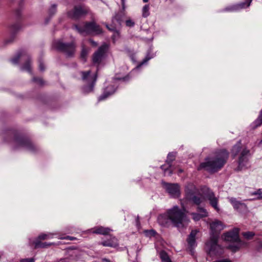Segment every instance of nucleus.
<instances>
[{
    "mask_svg": "<svg viewBox=\"0 0 262 262\" xmlns=\"http://www.w3.org/2000/svg\"><path fill=\"white\" fill-rule=\"evenodd\" d=\"M186 212L184 207L180 209L178 206H174L168 209L165 213L159 215L158 221L159 224L164 227H168L170 223L177 227H183L189 222Z\"/></svg>",
    "mask_w": 262,
    "mask_h": 262,
    "instance_id": "f257e3e1",
    "label": "nucleus"
},
{
    "mask_svg": "<svg viewBox=\"0 0 262 262\" xmlns=\"http://www.w3.org/2000/svg\"><path fill=\"white\" fill-rule=\"evenodd\" d=\"M229 157V152L225 149L220 150L211 157L206 158L205 161L200 164L198 170L204 169L210 172L220 170L225 164Z\"/></svg>",
    "mask_w": 262,
    "mask_h": 262,
    "instance_id": "f03ea898",
    "label": "nucleus"
},
{
    "mask_svg": "<svg viewBox=\"0 0 262 262\" xmlns=\"http://www.w3.org/2000/svg\"><path fill=\"white\" fill-rule=\"evenodd\" d=\"M231 154L234 158L239 155L237 171L247 169L250 167L249 159L251 157L250 150L246 146H243L241 141L237 142L231 149Z\"/></svg>",
    "mask_w": 262,
    "mask_h": 262,
    "instance_id": "7ed1b4c3",
    "label": "nucleus"
},
{
    "mask_svg": "<svg viewBox=\"0 0 262 262\" xmlns=\"http://www.w3.org/2000/svg\"><path fill=\"white\" fill-rule=\"evenodd\" d=\"M238 232V228H234L223 235V238L225 241L233 243L229 245L228 248L233 252H236L244 245V243L239 238Z\"/></svg>",
    "mask_w": 262,
    "mask_h": 262,
    "instance_id": "20e7f679",
    "label": "nucleus"
},
{
    "mask_svg": "<svg viewBox=\"0 0 262 262\" xmlns=\"http://www.w3.org/2000/svg\"><path fill=\"white\" fill-rule=\"evenodd\" d=\"M74 28L79 34L82 35L90 34H99L102 32L99 26L94 22L85 23L79 25H75Z\"/></svg>",
    "mask_w": 262,
    "mask_h": 262,
    "instance_id": "39448f33",
    "label": "nucleus"
},
{
    "mask_svg": "<svg viewBox=\"0 0 262 262\" xmlns=\"http://www.w3.org/2000/svg\"><path fill=\"white\" fill-rule=\"evenodd\" d=\"M82 80L86 83L82 88V91L84 94H88L92 92L94 90V87L97 81V75L95 74L93 75H91V71L81 72Z\"/></svg>",
    "mask_w": 262,
    "mask_h": 262,
    "instance_id": "423d86ee",
    "label": "nucleus"
},
{
    "mask_svg": "<svg viewBox=\"0 0 262 262\" xmlns=\"http://www.w3.org/2000/svg\"><path fill=\"white\" fill-rule=\"evenodd\" d=\"M14 148H24L32 152H35L37 147L28 138L20 136H16L13 139Z\"/></svg>",
    "mask_w": 262,
    "mask_h": 262,
    "instance_id": "0eeeda50",
    "label": "nucleus"
},
{
    "mask_svg": "<svg viewBox=\"0 0 262 262\" xmlns=\"http://www.w3.org/2000/svg\"><path fill=\"white\" fill-rule=\"evenodd\" d=\"M53 47L64 53L68 57H73L76 51V45L73 41L71 43H63L60 40H56L53 42Z\"/></svg>",
    "mask_w": 262,
    "mask_h": 262,
    "instance_id": "6e6552de",
    "label": "nucleus"
},
{
    "mask_svg": "<svg viewBox=\"0 0 262 262\" xmlns=\"http://www.w3.org/2000/svg\"><path fill=\"white\" fill-rule=\"evenodd\" d=\"M218 235L210 236L209 240L206 244L207 251L211 255H220L223 253V248L217 244Z\"/></svg>",
    "mask_w": 262,
    "mask_h": 262,
    "instance_id": "1a4fd4ad",
    "label": "nucleus"
},
{
    "mask_svg": "<svg viewBox=\"0 0 262 262\" xmlns=\"http://www.w3.org/2000/svg\"><path fill=\"white\" fill-rule=\"evenodd\" d=\"M20 58L26 60L25 64L21 66V70L31 73V60L29 55L26 51L22 50L18 52L16 56L11 60V61L13 64H16L18 63L19 60Z\"/></svg>",
    "mask_w": 262,
    "mask_h": 262,
    "instance_id": "9d476101",
    "label": "nucleus"
},
{
    "mask_svg": "<svg viewBox=\"0 0 262 262\" xmlns=\"http://www.w3.org/2000/svg\"><path fill=\"white\" fill-rule=\"evenodd\" d=\"M128 79V76L124 77L122 78L120 77H115L114 78V81L113 82V84H111L109 86H106L103 91V92L101 95H100L98 98V101H102L106 99L110 96L113 95L116 91L118 84L117 83L116 80H123L126 81Z\"/></svg>",
    "mask_w": 262,
    "mask_h": 262,
    "instance_id": "9b49d317",
    "label": "nucleus"
},
{
    "mask_svg": "<svg viewBox=\"0 0 262 262\" xmlns=\"http://www.w3.org/2000/svg\"><path fill=\"white\" fill-rule=\"evenodd\" d=\"M108 46L104 43L94 53L92 57V61L94 64L99 65L106 56L108 50Z\"/></svg>",
    "mask_w": 262,
    "mask_h": 262,
    "instance_id": "f8f14e48",
    "label": "nucleus"
},
{
    "mask_svg": "<svg viewBox=\"0 0 262 262\" xmlns=\"http://www.w3.org/2000/svg\"><path fill=\"white\" fill-rule=\"evenodd\" d=\"M176 153L170 152L168 154L166 160V165H163L161 166V168L164 171L165 174L168 173V175H171L173 171L171 168V163L174 160Z\"/></svg>",
    "mask_w": 262,
    "mask_h": 262,
    "instance_id": "ddd939ff",
    "label": "nucleus"
},
{
    "mask_svg": "<svg viewBox=\"0 0 262 262\" xmlns=\"http://www.w3.org/2000/svg\"><path fill=\"white\" fill-rule=\"evenodd\" d=\"M89 9L84 6H77L74 8L73 11L68 12V15L72 18L77 19L82 15L86 14Z\"/></svg>",
    "mask_w": 262,
    "mask_h": 262,
    "instance_id": "4468645a",
    "label": "nucleus"
},
{
    "mask_svg": "<svg viewBox=\"0 0 262 262\" xmlns=\"http://www.w3.org/2000/svg\"><path fill=\"white\" fill-rule=\"evenodd\" d=\"M167 192L172 197H179L180 194V187L178 184L164 183Z\"/></svg>",
    "mask_w": 262,
    "mask_h": 262,
    "instance_id": "2eb2a0df",
    "label": "nucleus"
},
{
    "mask_svg": "<svg viewBox=\"0 0 262 262\" xmlns=\"http://www.w3.org/2000/svg\"><path fill=\"white\" fill-rule=\"evenodd\" d=\"M252 1V0H247L246 2L227 7L224 9V11L228 12H234L247 8L250 5Z\"/></svg>",
    "mask_w": 262,
    "mask_h": 262,
    "instance_id": "dca6fc26",
    "label": "nucleus"
},
{
    "mask_svg": "<svg viewBox=\"0 0 262 262\" xmlns=\"http://www.w3.org/2000/svg\"><path fill=\"white\" fill-rule=\"evenodd\" d=\"M210 228L211 230L210 236L214 234H217L219 236L220 232L224 229V226L221 221H215L210 224Z\"/></svg>",
    "mask_w": 262,
    "mask_h": 262,
    "instance_id": "f3484780",
    "label": "nucleus"
},
{
    "mask_svg": "<svg viewBox=\"0 0 262 262\" xmlns=\"http://www.w3.org/2000/svg\"><path fill=\"white\" fill-rule=\"evenodd\" d=\"M121 15L119 13H116L112 18V24L108 26L106 25V28L111 31H115L117 27H119L121 25Z\"/></svg>",
    "mask_w": 262,
    "mask_h": 262,
    "instance_id": "a211bd4d",
    "label": "nucleus"
},
{
    "mask_svg": "<svg viewBox=\"0 0 262 262\" xmlns=\"http://www.w3.org/2000/svg\"><path fill=\"white\" fill-rule=\"evenodd\" d=\"M206 198L209 201L210 204L216 211H219L220 209L218 207V199L215 197L214 193L209 189L206 194Z\"/></svg>",
    "mask_w": 262,
    "mask_h": 262,
    "instance_id": "6ab92c4d",
    "label": "nucleus"
},
{
    "mask_svg": "<svg viewBox=\"0 0 262 262\" xmlns=\"http://www.w3.org/2000/svg\"><path fill=\"white\" fill-rule=\"evenodd\" d=\"M100 244L104 247L112 248H116L119 246L118 239L112 235H111L108 239L101 242Z\"/></svg>",
    "mask_w": 262,
    "mask_h": 262,
    "instance_id": "aec40b11",
    "label": "nucleus"
},
{
    "mask_svg": "<svg viewBox=\"0 0 262 262\" xmlns=\"http://www.w3.org/2000/svg\"><path fill=\"white\" fill-rule=\"evenodd\" d=\"M90 231L91 233L94 234L107 235L112 230L109 228H105L102 226H97L91 229Z\"/></svg>",
    "mask_w": 262,
    "mask_h": 262,
    "instance_id": "412c9836",
    "label": "nucleus"
},
{
    "mask_svg": "<svg viewBox=\"0 0 262 262\" xmlns=\"http://www.w3.org/2000/svg\"><path fill=\"white\" fill-rule=\"evenodd\" d=\"M199 232L198 230H193L189 235L187 242L190 248H194L196 246L195 236Z\"/></svg>",
    "mask_w": 262,
    "mask_h": 262,
    "instance_id": "4be33fe9",
    "label": "nucleus"
},
{
    "mask_svg": "<svg viewBox=\"0 0 262 262\" xmlns=\"http://www.w3.org/2000/svg\"><path fill=\"white\" fill-rule=\"evenodd\" d=\"M228 200L232 205L233 208L236 210H239V209H245L246 207V206L244 203L238 201L235 198H229Z\"/></svg>",
    "mask_w": 262,
    "mask_h": 262,
    "instance_id": "5701e85b",
    "label": "nucleus"
},
{
    "mask_svg": "<svg viewBox=\"0 0 262 262\" xmlns=\"http://www.w3.org/2000/svg\"><path fill=\"white\" fill-rule=\"evenodd\" d=\"M186 196L188 199L191 200L196 205L200 204L202 202V199L201 197L194 195L193 194L190 193L189 191L186 192Z\"/></svg>",
    "mask_w": 262,
    "mask_h": 262,
    "instance_id": "b1692460",
    "label": "nucleus"
},
{
    "mask_svg": "<svg viewBox=\"0 0 262 262\" xmlns=\"http://www.w3.org/2000/svg\"><path fill=\"white\" fill-rule=\"evenodd\" d=\"M40 239L38 238L34 242V244L35 248H46L50 247L51 245H54L55 244L54 243H47V242H41Z\"/></svg>",
    "mask_w": 262,
    "mask_h": 262,
    "instance_id": "393cba45",
    "label": "nucleus"
},
{
    "mask_svg": "<svg viewBox=\"0 0 262 262\" xmlns=\"http://www.w3.org/2000/svg\"><path fill=\"white\" fill-rule=\"evenodd\" d=\"M57 234L56 233H42L38 236V238L41 240L50 239L53 238Z\"/></svg>",
    "mask_w": 262,
    "mask_h": 262,
    "instance_id": "a878e982",
    "label": "nucleus"
},
{
    "mask_svg": "<svg viewBox=\"0 0 262 262\" xmlns=\"http://www.w3.org/2000/svg\"><path fill=\"white\" fill-rule=\"evenodd\" d=\"M154 56V54H152L150 53V51H149L148 53H147L146 57L143 60V61L137 66V68L140 67L141 66L143 65L144 64H145L147 62L148 60H149L150 59L152 58Z\"/></svg>",
    "mask_w": 262,
    "mask_h": 262,
    "instance_id": "bb28decb",
    "label": "nucleus"
},
{
    "mask_svg": "<svg viewBox=\"0 0 262 262\" xmlns=\"http://www.w3.org/2000/svg\"><path fill=\"white\" fill-rule=\"evenodd\" d=\"M253 124L254 128L257 127L262 124V108L260 112L259 115Z\"/></svg>",
    "mask_w": 262,
    "mask_h": 262,
    "instance_id": "cd10ccee",
    "label": "nucleus"
},
{
    "mask_svg": "<svg viewBox=\"0 0 262 262\" xmlns=\"http://www.w3.org/2000/svg\"><path fill=\"white\" fill-rule=\"evenodd\" d=\"M160 258L162 262H171V260L168 254L164 251H162L160 253Z\"/></svg>",
    "mask_w": 262,
    "mask_h": 262,
    "instance_id": "c85d7f7f",
    "label": "nucleus"
},
{
    "mask_svg": "<svg viewBox=\"0 0 262 262\" xmlns=\"http://www.w3.org/2000/svg\"><path fill=\"white\" fill-rule=\"evenodd\" d=\"M142 16L147 17L149 15V6L148 5H145L142 8Z\"/></svg>",
    "mask_w": 262,
    "mask_h": 262,
    "instance_id": "c756f323",
    "label": "nucleus"
},
{
    "mask_svg": "<svg viewBox=\"0 0 262 262\" xmlns=\"http://www.w3.org/2000/svg\"><path fill=\"white\" fill-rule=\"evenodd\" d=\"M20 25L18 23H16L12 25L10 27V31L12 33H14L19 30L20 28Z\"/></svg>",
    "mask_w": 262,
    "mask_h": 262,
    "instance_id": "7c9ffc66",
    "label": "nucleus"
},
{
    "mask_svg": "<svg viewBox=\"0 0 262 262\" xmlns=\"http://www.w3.org/2000/svg\"><path fill=\"white\" fill-rule=\"evenodd\" d=\"M88 53V50L86 48H85L83 46H82L80 56L81 58L84 60V61H85Z\"/></svg>",
    "mask_w": 262,
    "mask_h": 262,
    "instance_id": "2f4dec72",
    "label": "nucleus"
},
{
    "mask_svg": "<svg viewBox=\"0 0 262 262\" xmlns=\"http://www.w3.org/2000/svg\"><path fill=\"white\" fill-rule=\"evenodd\" d=\"M197 211L199 213H201L202 215V216H204V217L208 216V212L203 207H198Z\"/></svg>",
    "mask_w": 262,
    "mask_h": 262,
    "instance_id": "473e14b6",
    "label": "nucleus"
},
{
    "mask_svg": "<svg viewBox=\"0 0 262 262\" xmlns=\"http://www.w3.org/2000/svg\"><path fill=\"white\" fill-rule=\"evenodd\" d=\"M191 215L192 216V219L195 221H199L201 219L204 217V216H202V215L201 213H191Z\"/></svg>",
    "mask_w": 262,
    "mask_h": 262,
    "instance_id": "72a5a7b5",
    "label": "nucleus"
},
{
    "mask_svg": "<svg viewBox=\"0 0 262 262\" xmlns=\"http://www.w3.org/2000/svg\"><path fill=\"white\" fill-rule=\"evenodd\" d=\"M254 235L255 234L254 232L250 231L243 233V235L247 239H251L254 236Z\"/></svg>",
    "mask_w": 262,
    "mask_h": 262,
    "instance_id": "f704fd0d",
    "label": "nucleus"
},
{
    "mask_svg": "<svg viewBox=\"0 0 262 262\" xmlns=\"http://www.w3.org/2000/svg\"><path fill=\"white\" fill-rule=\"evenodd\" d=\"M145 233L146 236L151 237L155 236L157 233L155 230L151 229L145 231Z\"/></svg>",
    "mask_w": 262,
    "mask_h": 262,
    "instance_id": "c9c22d12",
    "label": "nucleus"
},
{
    "mask_svg": "<svg viewBox=\"0 0 262 262\" xmlns=\"http://www.w3.org/2000/svg\"><path fill=\"white\" fill-rule=\"evenodd\" d=\"M252 195H256L257 199H262V190L260 189L253 192Z\"/></svg>",
    "mask_w": 262,
    "mask_h": 262,
    "instance_id": "e433bc0d",
    "label": "nucleus"
},
{
    "mask_svg": "<svg viewBox=\"0 0 262 262\" xmlns=\"http://www.w3.org/2000/svg\"><path fill=\"white\" fill-rule=\"evenodd\" d=\"M56 12V5H53L49 10V15L52 16L54 15Z\"/></svg>",
    "mask_w": 262,
    "mask_h": 262,
    "instance_id": "4c0bfd02",
    "label": "nucleus"
},
{
    "mask_svg": "<svg viewBox=\"0 0 262 262\" xmlns=\"http://www.w3.org/2000/svg\"><path fill=\"white\" fill-rule=\"evenodd\" d=\"M135 24V22L130 18H128L125 21V25L127 27H133Z\"/></svg>",
    "mask_w": 262,
    "mask_h": 262,
    "instance_id": "58836bf2",
    "label": "nucleus"
},
{
    "mask_svg": "<svg viewBox=\"0 0 262 262\" xmlns=\"http://www.w3.org/2000/svg\"><path fill=\"white\" fill-rule=\"evenodd\" d=\"M32 81L37 83L41 85L43 84V81L42 79L40 78L33 77L32 79Z\"/></svg>",
    "mask_w": 262,
    "mask_h": 262,
    "instance_id": "ea45409f",
    "label": "nucleus"
},
{
    "mask_svg": "<svg viewBox=\"0 0 262 262\" xmlns=\"http://www.w3.org/2000/svg\"><path fill=\"white\" fill-rule=\"evenodd\" d=\"M39 69L40 71H43L45 70V67L42 60H39Z\"/></svg>",
    "mask_w": 262,
    "mask_h": 262,
    "instance_id": "a19ab883",
    "label": "nucleus"
},
{
    "mask_svg": "<svg viewBox=\"0 0 262 262\" xmlns=\"http://www.w3.org/2000/svg\"><path fill=\"white\" fill-rule=\"evenodd\" d=\"M35 259L33 258H23L20 260V262H35Z\"/></svg>",
    "mask_w": 262,
    "mask_h": 262,
    "instance_id": "79ce46f5",
    "label": "nucleus"
},
{
    "mask_svg": "<svg viewBox=\"0 0 262 262\" xmlns=\"http://www.w3.org/2000/svg\"><path fill=\"white\" fill-rule=\"evenodd\" d=\"M58 238L60 239H69L71 241H73L75 239V237L70 236L59 237Z\"/></svg>",
    "mask_w": 262,
    "mask_h": 262,
    "instance_id": "37998d69",
    "label": "nucleus"
},
{
    "mask_svg": "<svg viewBox=\"0 0 262 262\" xmlns=\"http://www.w3.org/2000/svg\"><path fill=\"white\" fill-rule=\"evenodd\" d=\"M213 262H231V261L229 259H222L214 261Z\"/></svg>",
    "mask_w": 262,
    "mask_h": 262,
    "instance_id": "c03bdc74",
    "label": "nucleus"
},
{
    "mask_svg": "<svg viewBox=\"0 0 262 262\" xmlns=\"http://www.w3.org/2000/svg\"><path fill=\"white\" fill-rule=\"evenodd\" d=\"M122 9L123 11H124L126 9L125 6V0H121Z\"/></svg>",
    "mask_w": 262,
    "mask_h": 262,
    "instance_id": "a18cd8bd",
    "label": "nucleus"
},
{
    "mask_svg": "<svg viewBox=\"0 0 262 262\" xmlns=\"http://www.w3.org/2000/svg\"><path fill=\"white\" fill-rule=\"evenodd\" d=\"M89 41L94 46H97V43L96 42H95V41H94L93 39H89Z\"/></svg>",
    "mask_w": 262,
    "mask_h": 262,
    "instance_id": "49530a36",
    "label": "nucleus"
},
{
    "mask_svg": "<svg viewBox=\"0 0 262 262\" xmlns=\"http://www.w3.org/2000/svg\"><path fill=\"white\" fill-rule=\"evenodd\" d=\"M103 261L105 262H110V260L107 258H103Z\"/></svg>",
    "mask_w": 262,
    "mask_h": 262,
    "instance_id": "de8ad7c7",
    "label": "nucleus"
},
{
    "mask_svg": "<svg viewBox=\"0 0 262 262\" xmlns=\"http://www.w3.org/2000/svg\"><path fill=\"white\" fill-rule=\"evenodd\" d=\"M183 171V170L182 169H180L179 170V172L180 173H181V172H182Z\"/></svg>",
    "mask_w": 262,
    "mask_h": 262,
    "instance_id": "09e8293b",
    "label": "nucleus"
},
{
    "mask_svg": "<svg viewBox=\"0 0 262 262\" xmlns=\"http://www.w3.org/2000/svg\"><path fill=\"white\" fill-rule=\"evenodd\" d=\"M143 2L147 3L148 2V0H143Z\"/></svg>",
    "mask_w": 262,
    "mask_h": 262,
    "instance_id": "8fccbe9b",
    "label": "nucleus"
}]
</instances>
